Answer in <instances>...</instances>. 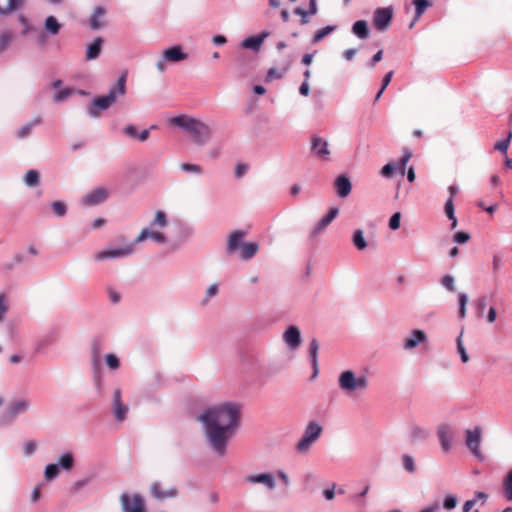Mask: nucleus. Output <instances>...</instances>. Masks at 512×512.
<instances>
[{"label":"nucleus","mask_w":512,"mask_h":512,"mask_svg":"<svg viewBox=\"0 0 512 512\" xmlns=\"http://www.w3.org/2000/svg\"><path fill=\"white\" fill-rule=\"evenodd\" d=\"M213 450L224 455L227 442L234 436L240 423V406L224 403L213 406L199 416Z\"/></svg>","instance_id":"f257e3e1"},{"label":"nucleus","mask_w":512,"mask_h":512,"mask_svg":"<svg viewBox=\"0 0 512 512\" xmlns=\"http://www.w3.org/2000/svg\"><path fill=\"white\" fill-rule=\"evenodd\" d=\"M127 75L124 73L119 78L115 87L111 88L106 96L96 97L93 100L92 106L88 108V113L91 117L97 118L99 111L107 110L114 104L118 96H123L126 93Z\"/></svg>","instance_id":"f03ea898"},{"label":"nucleus","mask_w":512,"mask_h":512,"mask_svg":"<svg viewBox=\"0 0 512 512\" xmlns=\"http://www.w3.org/2000/svg\"><path fill=\"white\" fill-rule=\"evenodd\" d=\"M339 387L347 392L365 390L368 387V379L365 376L356 377L352 370H345L339 377Z\"/></svg>","instance_id":"7ed1b4c3"},{"label":"nucleus","mask_w":512,"mask_h":512,"mask_svg":"<svg viewBox=\"0 0 512 512\" xmlns=\"http://www.w3.org/2000/svg\"><path fill=\"white\" fill-rule=\"evenodd\" d=\"M321 431V425L316 422H310L305 428L304 434L296 446L297 451L301 453L308 452L313 442L321 435Z\"/></svg>","instance_id":"20e7f679"},{"label":"nucleus","mask_w":512,"mask_h":512,"mask_svg":"<svg viewBox=\"0 0 512 512\" xmlns=\"http://www.w3.org/2000/svg\"><path fill=\"white\" fill-rule=\"evenodd\" d=\"M119 500L123 512H147L145 500L139 494L122 493Z\"/></svg>","instance_id":"39448f33"},{"label":"nucleus","mask_w":512,"mask_h":512,"mask_svg":"<svg viewBox=\"0 0 512 512\" xmlns=\"http://www.w3.org/2000/svg\"><path fill=\"white\" fill-rule=\"evenodd\" d=\"M393 8L392 7H379L374 11L373 25L374 28L379 31H385L391 25L393 19Z\"/></svg>","instance_id":"423d86ee"},{"label":"nucleus","mask_w":512,"mask_h":512,"mask_svg":"<svg viewBox=\"0 0 512 512\" xmlns=\"http://www.w3.org/2000/svg\"><path fill=\"white\" fill-rule=\"evenodd\" d=\"M188 133L191 134L193 141L198 145H203L211 135V130L207 124L199 120H192Z\"/></svg>","instance_id":"0eeeda50"},{"label":"nucleus","mask_w":512,"mask_h":512,"mask_svg":"<svg viewBox=\"0 0 512 512\" xmlns=\"http://www.w3.org/2000/svg\"><path fill=\"white\" fill-rule=\"evenodd\" d=\"M310 152L320 160H328L331 155L329 143L319 135L310 137Z\"/></svg>","instance_id":"6e6552de"},{"label":"nucleus","mask_w":512,"mask_h":512,"mask_svg":"<svg viewBox=\"0 0 512 512\" xmlns=\"http://www.w3.org/2000/svg\"><path fill=\"white\" fill-rule=\"evenodd\" d=\"M481 428L480 426H476L473 429L466 430V446L473 453V455L482 459L483 456L481 454Z\"/></svg>","instance_id":"1a4fd4ad"},{"label":"nucleus","mask_w":512,"mask_h":512,"mask_svg":"<svg viewBox=\"0 0 512 512\" xmlns=\"http://www.w3.org/2000/svg\"><path fill=\"white\" fill-rule=\"evenodd\" d=\"M109 195V191L104 187H97L90 192L86 193L85 196L82 197V204L84 206H94L106 201Z\"/></svg>","instance_id":"9d476101"},{"label":"nucleus","mask_w":512,"mask_h":512,"mask_svg":"<svg viewBox=\"0 0 512 512\" xmlns=\"http://www.w3.org/2000/svg\"><path fill=\"white\" fill-rule=\"evenodd\" d=\"M134 251V244H129L127 246L118 248V249H110V250H104L99 251L95 254V260L96 261H103L106 259H112V258H121L126 257V255H129Z\"/></svg>","instance_id":"9b49d317"},{"label":"nucleus","mask_w":512,"mask_h":512,"mask_svg":"<svg viewBox=\"0 0 512 512\" xmlns=\"http://www.w3.org/2000/svg\"><path fill=\"white\" fill-rule=\"evenodd\" d=\"M30 402L28 400L20 399L10 403L4 418L7 421H12L18 414L29 410Z\"/></svg>","instance_id":"f8f14e48"},{"label":"nucleus","mask_w":512,"mask_h":512,"mask_svg":"<svg viewBox=\"0 0 512 512\" xmlns=\"http://www.w3.org/2000/svg\"><path fill=\"white\" fill-rule=\"evenodd\" d=\"M129 409L121 400V390L116 389L113 395V412L119 422H123Z\"/></svg>","instance_id":"ddd939ff"},{"label":"nucleus","mask_w":512,"mask_h":512,"mask_svg":"<svg viewBox=\"0 0 512 512\" xmlns=\"http://www.w3.org/2000/svg\"><path fill=\"white\" fill-rule=\"evenodd\" d=\"M150 493L153 497L159 500H163L166 498L175 497L178 494V491L175 487L166 488L164 490V488L161 486V483L154 482L150 485Z\"/></svg>","instance_id":"4468645a"},{"label":"nucleus","mask_w":512,"mask_h":512,"mask_svg":"<svg viewBox=\"0 0 512 512\" xmlns=\"http://www.w3.org/2000/svg\"><path fill=\"white\" fill-rule=\"evenodd\" d=\"M283 339L290 348L295 349L301 345V331L297 327L291 326L285 331Z\"/></svg>","instance_id":"2eb2a0df"},{"label":"nucleus","mask_w":512,"mask_h":512,"mask_svg":"<svg viewBox=\"0 0 512 512\" xmlns=\"http://www.w3.org/2000/svg\"><path fill=\"white\" fill-rule=\"evenodd\" d=\"M106 10L102 6H96L93 14L89 19V26L93 30H98L105 26V17Z\"/></svg>","instance_id":"dca6fc26"},{"label":"nucleus","mask_w":512,"mask_h":512,"mask_svg":"<svg viewBox=\"0 0 512 512\" xmlns=\"http://www.w3.org/2000/svg\"><path fill=\"white\" fill-rule=\"evenodd\" d=\"M246 235L247 233L243 232V230H234V232L231 233L228 237L226 251L228 253L235 252L238 248L241 247V241L246 237Z\"/></svg>","instance_id":"f3484780"},{"label":"nucleus","mask_w":512,"mask_h":512,"mask_svg":"<svg viewBox=\"0 0 512 512\" xmlns=\"http://www.w3.org/2000/svg\"><path fill=\"white\" fill-rule=\"evenodd\" d=\"M246 481L249 483H261L266 485L267 488L273 489L276 486L273 475L270 473L252 474L248 475Z\"/></svg>","instance_id":"a211bd4d"},{"label":"nucleus","mask_w":512,"mask_h":512,"mask_svg":"<svg viewBox=\"0 0 512 512\" xmlns=\"http://www.w3.org/2000/svg\"><path fill=\"white\" fill-rule=\"evenodd\" d=\"M334 187L339 196L345 197L350 194L352 183L348 177L342 175L336 178Z\"/></svg>","instance_id":"6ab92c4d"},{"label":"nucleus","mask_w":512,"mask_h":512,"mask_svg":"<svg viewBox=\"0 0 512 512\" xmlns=\"http://www.w3.org/2000/svg\"><path fill=\"white\" fill-rule=\"evenodd\" d=\"M452 435L451 430L448 425H441L438 427V440L440 442V446L444 452H448L451 444Z\"/></svg>","instance_id":"aec40b11"},{"label":"nucleus","mask_w":512,"mask_h":512,"mask_svg":"<svg viewBox=\"0 0 512 512\" xmlns=\"http://www.w3.org/2000/svg\"><path fill=\"white\" fill-rule=\"evenodd\" d=\"M103 39L97 37L92 43L87 45L86 60L92 61L97 59L102 50Z\"/></svg>","instance_id":"412c9836"},{"label":"nucleus","mask_w":512,"mask_h":512,"mask_svg":"<svg viewBox=\"0 0 512 512\" xmlns=\"http://www.w3.org/2000/svg\"><path fill=\"white\" fill-rule=\"evenodd\" d=\"M163 58L168 62H179L187 59V54L180 47H171L163 52Z\"/></svg>","instance_id":"4be33fe9"},{"label":"nucleus","mask_w":512,"mask_h":512,"mask_svg":"<svg viewBox=\"0 0 512 512\" xmlns=\"http://www.w3.org/2000/svg\"><path fill=\"white\" fill-rule=\"evenodd\" d=\"M268 32H262L261 35L256 37H249L243 40L242 47L245 49H251L254 51H258L261 47V44L267 38Z\"/></svg>","instance_id":"5701e85b"},{"label":"nucleus","mask_w":512,"mask_h":512,"mask_svg":"<svg viewBox=\"0 0 512 512\" xmlns=\"http://www.w3.org/2000/svg\"><path fill=\"white\" fill-rule=\"evenodd\" d=\"M257 251H258L257 242H247L246 244L241 246L240 258L245 261L250 260L256 256Z\"/></svg>","instance_id":"b1692460"},{"label":"nucleus","mask_w":512,"mask_h":512,"mask_svg":"<svg viewBox=\"0 0 512 512\" xmlns=\"http://www.w3.org/2000/svg\"><path fill=\"white\" fill-rule=\"evenodd\" d=\"M488 498V495L483 492H477L474 496V498L467 500L464 505L462 506L463 512H469L473 507H475L478 503L480 505H484L486 500Z\"/></svg>","instance_id":"393cba45"},{"label":"nucleus","mask_w":512,"mask_h":512,"mask_svg":"<svg viewBox=\"0 0 512 512\" xmlns=\"http://www.w3.org/2000/svg\"><path fill=\"white\" fill-rule=\"evenodd\" d=\"M352 32L354 35L360 39H367L369 37V28L367 22L365 20H357L352 25Z\"/></svg>","instance_id":"a878e982"},{"label":"nucleus","mask_w":512,"mask_h":512,"mask_svg":"<svg viewBox=\"0 0 512 512\" xmlns=\"http://www.w3.org/2000/svg\"><path fill=\"white\" fill-rule=\"evenodd\" d=\"M426 340V334L421 330H415L412 332L410 338L405 340V348L412 349L417 346L419 342Z\"/></svg>","instance_id":"bb28decb"},{"label":"nucleus","mask_w":512,"mask_h":512,"mask_svg":"<svg viewBox=\"0 0 512 512\" xmlns=\"http://www.w3.org/2000/svg\"><path fill=\"white\" fill-rule=\"evenodd\" d=\"M310 359L312 363V367L314 370V376L318 373V352H319V342L316 339H312L310 342Z\"/></svg>","instance_id":"cd10ccee"},{"label":"nucleus","mask_w":512,"mask_h":512,"mask_svg":"<svg viewBox=\"0 0 512 512\" xmlns=\"http://www.w3.org/2000/svg\"><path fill=\"white\" fill-rule=\"evenodd\" d=\"M102 346L99 340H94L91 344L92 364L97 369L100 366Z\"/></svg>","instance_id":"c85d7f7f"},{"label":"nucleus","mask_w":512,"mask_h":512,"mask_svg":"<svg viewBox=\"0 0 512 512\" xmlns=\"http://www.w3.org/2000/svg\"><path fill=\"white\" fill-rule=\"evenodd\" d=\"M413 4L415 5V8H416V15H415V19L410 24V28H412L414 26L416 20L423 14V12L429 6H431L430 0H414Z\"/></svg>","instance_id":"c756f323"},{"label":"nucleus","mask_w":512,"mask_h":512,"mask_svg":"<svg viewBox=\"0 0 512 512\" xmlns=\"http://www.w3.org/2000/svg\"><path fill=\"white\" fill-rule=\"evenodd\" d=\"M44 27L51 35H57L61 29V25L55 16H48L45 19Z\"/></svg>","instance_id":"7c9ffc66"},{"label":"nucleus","mask_w":512,"mask_h":512,"mask_svg":"<svg viewBox=\"0 0 512 512\" xmlns=\"http://www.w3.org/2000/svg\"><path fill=\"white\" fill-rule=\"evenodd\" d=\"M503 493L507 500H512V469L508 471L502 483Z\"/></svg>","instance_id":"2f4dec72"},{"label":"nucleus","mask_w":512,"mask_h":512,"mask_svg":"<svg viewBox=\"0 0 512 512\" xmlns=\"http://www.w3.org/2000/svg\"><path fill=\"white\" fill-rule=\"evenodd\" d=\"M24 182L28 187H36V185H38L40 182V174L37 170L30 169L26 172Z\"/></svg>","instance_id":"473e14b6"},{"label":"nucleus","mask_w":512,"mask_h":512,"mask_svg":"<svg viewBox=\"0 0 512 512\" xmlns=\"http://www.w3.org/2000/svg\"><path fill=\"white\" fill-rule=\"evenodd\" d=\"M454 212H455V208H454L453 200L448 199L445 204V213L447 215V218L451 220V228L452 229L456 228L457 224H458V220L455 217Z\"/></svg>","instance_id":"72a5a7b5"},{"label":"nucleus","mask_w":512,"mask_h":512,"mask_svg":"<svg viewBox=\"0 0 512 512\" xmlns=\"http://www.w3.org/2000/svg\"><path fill=\"white\" fill-rule=\"evenodd\" d=\"M352 241L353 245L359 250H364L367 247V242L365 241L364 233L361 229L354 232Z\"/></svg>","instance_id":"f704fd0d"},{"label":"nucleus","mask_w":512,"mask_h":512,"mask_svg":"<svg viewBox=\"0 0 512 512\" xmlns=\"http://www.w3.org/2000/svg\"><path fill=\"white\" fill-rule=\"evenodd\" d=\"M289 66L290 63L288 62L281 71L276 67L269 68L266 74V81H272V79L283 77L287 73Z\"/></svg>","instance_id":"c9c22d12"},{"label":"nucleus","mask_w":512,"mask_h":512,"mask_svg":"<svg viewBox=\"0 0 512 512\" xmlns=\"http://www.w3.org/2000/svg\"><path fill=\"white\" fill-rule=\"evenodd\" d=\"M335 28H336L335 26H326V27H323V28L317 30L315 32V35L312 38V42L313 43L320 42L323 38L330 35L331 32H333V30H335Z\"/></svg>","instance_id":"e433bc0d"},{"label":"nucleus","mask_w":512,"mask_h":512,"mask_svg":"<svg viewBox=\"0 0 512 512\" xmlns=\"http://www.w3.org/2000/svg\"><path fill=\"white\" fill-rule=\"evenodd\" d=\"M64 470H71L74 467V457L71 452L63 454L59 459V464Z\"/></svg>","instance_id":"4c0bfd02"},{"label":"nucleus","mask_w":512,"mask_h":512,"mask_svg":"<svg viewBox=\"0 0 512 512\" xmlns=\"http://www.w3.org/2000/svg\"><path fill=\"white\" fill-rule=\"evenodd\" d=\"M192 120H193L192 118H188L186 116H179V117H174V118L170 119V123L173 125L181 126L182 129H184L185 131L188 132L189 127L192 123Z\"/></svg>","instance_id":"58836bf2"},{"label":"nucleus","mask_w":512,"mask_h":512,"mask_svg":"<svg viewBox=\"0 0 512 512\" xmlns=\"http://www.w3.org/2000/svg\"><path fill=\"white\" fill-rule=\"evenodd\" d=\"M12 39H13V35L10 31H1L0 32V53L7 49V47L10 45Z\"/></svg>","instance_id":"ea45409f"},{"label":"nucleus","mask_w":512,"mask_h":512,"mask_svg":"<svg viewBox=\"0 0 512 512\" xmlns=\"http://www.w3.org/2000/svg\"><path fill=\"white\" fill-rule=\"evenodd\" d=\"M58 473H59L58 464L51 463L46 466L44 476L47 481H52L56 478Z\"/></svg>","instance_id":"a19ab883"},{"label":"nucleus","mask_w":512,"mask_h":512,"mask_svg":"<svg viewBox=\"0 0 512 512\" xmlns=\"http://www.w3.org/2000/svg\"><path fill=\"white\" fill-rule=\"evenodd\" d=\"M40 123V120H33L27 124H25L24 126L21 127V129L19 130L18 132V137L19 138H24L26 136H28L32 130H33V127L37 124Z\"/></svg>","instance_id":"79ce46f5"},{"label":"nucleus","mask_w":512,"mask_h":512,"mask_svg":"<svg viewBox=\"0 0 512 512\" xmlns=\"http://www.w3.org/2000/svg\"><path fill=\"white\" fill-rule=\"evenodd\" d=\"M329 225V220L326 218V216H323L319 220L318 224L313 228L311 236L316 237L317 235L321 234V232Z\"/></svg>","instance_id":"37998d69"},{"label":"nucleus","mask_w":512,"mask_h":512,"mask_svg":"<svg viewBox=\"0 0 512 512\" xmlns=\"http://www.w3.org/2000/svg\"><path fill=\"white\" fill-rule=\"evenodd\" d=\"M511 138H512V133L509 132L506 138H504L503 140L498 141L497 143H495L494 148L497 151H500V152L506 154L507 149H508L509 144H510V141H511Z\"/></svg>","instance_id":"c03bdc74"},{"label":"nucleus","mask_w":512,"mask_h":512,"mask_svg":"<svg viewBox=\"0 0 512 512\" xmlns=\"http://www.w3.org/2000/svg\"><path fill=\"white\" fill-rule=\"evenodd\" d=\"M429 433L427 430L420 428V427H412L410 430V437L412 439H424L428 437Z\"/></svg>","instance_id":"a18cd8bd"},{"label":"nucleus","mask_w":512,"mask_h":512,"mask_svg":"<svg viewBox=\"0 0 512 512\" xmlns=\"http://www.w3.org/2000/svg\"><path fill=\"white\" fill-rule=\"evenodd\" d=\"M402 460H403V466L406 471L414 472L416 470L415 461L411 456H409V454H404Z\"/></svg>","instance_id":"49530a36"},{"label":"nucleus","mask_w":512,"mask_h":512,"mask_svg":"<svg viewBox=\"0 0 512 512\" xmlns=\"http://www.w3.org/2000/svg\"><path fill=\"white\" fill-rule=\"evenodd\" d=\"M412 157V153L407 150V148L404 150V155L399 160L398 169L401 173H405L407 163L409 159Z\"/></svg>","instance_id":"de8ad7c7"},{"label":"nucleus","mask_w":512,"mask_h":512,"mask_svg":"<svg viewBox=\"0 0 512 512\" xmlns=\"http://www.w3.org/2000/svg\"><path fill=\"white\" fill-rule=\"evenodd\" d=\"M468 299L469 298H468L467 294L461 293L459 295V305H460L459 316H460V318H464L466 316V306L468 303Z\"/></svg>","instance_id":"09e8293b"},{"label":"nucleus","mask_w":512,"mask_h":512,"mask_svg":"<svg viewBox=\"0 0 512 512\" xmlns=\"http://www.w3.org/2000/svg\"><path fill=\"white\" fill-rule=\"evenodd\" d=\"M24 3V0H9L8 5L4 7V13L10 14L17 10V8L21 7Z\"/></svg>","instance_id":"8fccbe9b"},{"label":"nucleus","mask_w":512,"mask_h":512,"mask_svg":"<svg viewBox=\"0 0 512 512\" xmlns=\"http://www.w3.org/2000/svg\"><path fill=\"white\" fill-rule=\"evenodd\" d=\"M461 336L462 333H460L459 339L457 340V348L462 362L467 363V361H469V355L467 354L465 347L462 343Z\"/></svg>","instance_id":"3c124183"},{"label":"nucleus","mask_w":512,"mask_h":512,"mask_svg":"<svg viewBox=\"0 0 512 512\" xmlns=\"http://www.w3.org/2000/svg\"><path fill=\"white\" fill-rule=\"evenodd\" d=\"M52 211L58 216H64L66 213V205L61 201H54L52 204Z\"/></svg>","instance_id":"603ef678"},{"label":"nucleus","mask_w":512,"mask_h":512,"mask_svg":"<svg viewBox=\"0 0 512 512\" xmlns=\"http://www.w3.org/2000/svg\"><path fill=\"white\" fill-rule=\"evenodd\" d=\"M153 224L158 225L160 227H165L167 225V218L163 211H157L154 219Z\"/></svg>","instance_id":"864d4df0"},{"label":"nucleus","mask_w":512,"mask_h":512,"mask_svg":"<svg viewBox=\"0 0 512 512\" xmlns=\"http://www.w3.org/2000/svg\"><path fill=\"white\" fill-rule=\"evenodd\" d=\"M73 93V89L71 88H64L62 90H59L56 95L54 96V100L56 102H61L63 100H65L67 97H69L70 95H72Z\"/></svg>","instance_id":"5fc2aeb1"},{"label":"nucleus","mask_w":512,"mask_h":512,"mask_svg":"<svg viewBox=\"0 0 512 512\" xmlns=\"http://www.w3.org/2000/svg\"><path fill=\"white\" fill-rule=\"evenodd\" d=\"M106 365L110 368V369H118L119 367V359L117 358V356L115 354H107L106 355Z\"/></svg>","instance_id":"6e6d98bb"},{"label":"nucleus","mask_w":512,"mask_h":512,"mask_svg":"<svg viewBox=\"0 0 512 512\" xmlns=\"http://www.w3.org/2000/svg\"><path fill=\"white\" fill-rule=\"evenodd\" d=\"M441 284L447 288L449 291H454V278L451 275H445L441 278Z\"/></svg>","instance_id":"4d7b16f0"},{"label":"nucleus","mask_w":512,"mask_h":512,"mask_svg":"<svg viewBox=\"0 0 512 512\" xmlns=\"http://www.w3.org/2000/svg\"><path fill=\"white\" fill-rule=\"evenodd\" d=\"M457 506V498L454 496V495H448L445 499H444V503H443V507L445 509H453Z\"/></svg>","instance_id":"13d9d810"},{"label":"nucleus","mask_w":512,"mask_h":512,"mask_svg":"<svg viewBox=\"0 0 512 512\" xmlns=\"http://www.w3.org/2000/svg\"><path fill=\"white\" fill-rule=\"evenodd\" d=\"M181 169L186 172L202 173L203 168L199 165L183 163Z\"/></svg>","instance_id":"bf43d9fd"},{"label":"nucleus","mask_w":512,"mask_h":512,"mask_svg":"<svg viewBox=\"0 0 512 512\" xmlns=\"http://www.w3.org/2000/svg\"><path fill=\"white\" fill-rule=\"evenodd\" d=\"M394 171H395V166L393 164L389 163L382 167L381 175L386 178H390L393 176Z\"/></svg>","instance_id":"052dcab7"},{"label":"nucleus","mask_w":512,"mask_h":512,"mask_svg":"<svg viewBox=\"0 0 512 512\" xmlns=\"http://www.w3.org/2000/svg\"><path fill=\"white\" fill-rule=\"evenodd\" d=\"M400 213L399 212H396L395 214H393L389 220V227L391 229H398L400 227Z\"/></svg>","instance_id":"680f3d73"},{"label":"nucleus","mask_w":512,"mask_h":512,"mask_svg":"<svg viewBox=\"0 0 512 512\" xmlns=\"http://www.w3.org/2000/svg\"><path fill=\"white\" fill-rule=\"evenodd\" d=\"M248 167L246 164H237L234 169V175L236 178H241L246 173Z\"/></svg>","instance_id":"e2e57ef3"},{"label":"nucleus","mask_w":512,"mask_h":512,"mask_svg":"<svg viewBox=\"0 0 512 512\" xmlns=\"http://www.w3.org/2000/svg\"><path fill=\"white\" fill-rule=\"evenodd\" d=\"M7 310L8 306L6 305L5 296L0 295V321L4 319Z\"/></svg>","instance_id":"0e129e2a"},{"label":"nucleus","mask_w":512,"mask_h":512,"mask_svg":"<svg viewBox=\"0 0 512 512\" xmlns=\"http://www.w3.org/2000/svg\"><path fill=\"white\" fill-rule=\"evenodd\" d=\"M124 132L129 137H132V138L138 137V130H137L136 126L133 124H128L127 126H125Z\"/></svg>","instance_id":"69168bd1"},{"label":"nucleus","mask_w":512,"mask_h":512,"mask_svg":"<svg viewBox=\"0 0 512 512\" xmlns=\"http://www.w3.org/2000/svg\"><path fill=\"white\" fill-rule=\"evenodd\" d=\"M470 239V235L464 232H459L454 236V240L458 243H465Z\"/></svg>","instance_id":"338daca9"},{"label":"nucleus","mask_w":512,"mask_h":512,"mask_svg":"<svg viewBox=\"0 0 512 512\" xmlns=\"http://www.w3.org/2000/svg\"><path fill=\"white\" fill-rule=\"evenodd\" d=\"M150 238L160 243L166 240V237L160 232H150Z\"/></svg>","instance_id":"774afa93"}]
</instances>
